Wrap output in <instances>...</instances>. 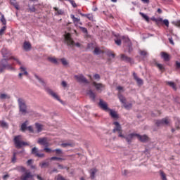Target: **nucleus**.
Wrapping results in <instances>:
<instances>
[{
  "label": "nucleus",
  "instance_id": "obj_1",
  "mask_svg": "<svg viewBox=\"0 0 180 180\" xmlns=\"http://www.w3.org/2000/svg\"><path fill=\"white\" fill-rule=\"evenodd\" d=\"M13 141L16 148H22L23 146H29V143H27V142L22 141V136L20 135L15 136Z\"/></svg>",
  "mask_w": 180,
  "mask_h": 180
},
{
  "label": "nucleus",
  "instance_id": "obj_2",
  "mask_svg": "<svg viewBox=\"0 0 180 180\" xmlns=\"http://www.w3.org/2000/svg\"><path fill=\"white\" fill-rule=\"evenodd\" d=\"M18 106L20 109V112L22 113V115H25L27 113V106L26 105V102L22 98H18Z\"/></svg>",
  "mask_w": 180,
  "mask_h": 180
},
{
  "label": "nucleus",
  "instance_id": "obj_3",
  "mask_svg": "<svg viewBox=\"0 0 180 180\" xmlns=\"http://www.w3.org/2000/svg\"><path fill=\"white\" fill-rule=\"evenodd\" d=\"M65 43H66L67 46L69 47H72L73 46H75V42L71 37V34L67 33L65 35Z\"/></svg>",
  "mask_w": 180,
  "mask_h": 180
},
{
  "label": "nucleus",
  "instance_id": "obj_4",
  "mask_svg": "<svg viewBox=\"0 0 180 180\" xmlns=\"http://www.w3.org/2000/svg\"><path fill=\"white\" fill-rule=\"evenodd\" d=\"M46 92L47 94H49V95H51V96H52L53 99H56V101H58V102H60V103H63V101L61 100V98H60V96H58L56 92L53 91V90L50 89H46Z\"/></svg>",
  "mask_w": 180,
  "mask_h": 180
},
{
  "label": "nucleus",
  "instance_id": "obj_5",
  "mask_svg": "<svg viewBox=\"0 0 180 180\" xmlns=\"http://www.w3.org/2000/svg\"><path fill=\"white\" fill-rule=\"evenodd\" d=\"M98 106L102 110H104V112H109V110H110V108L108 106V103L103 101L102 99L100 100Z\"/></svg>",
  "mask_w": 180,
  "mask_h": 180
},
{
  "label": "nucleus",
  "instance_id": "obj_6",
  "mask_svg": "<svg viewBox=\"0 0 180 180\" xmlns=\"http://www.w3.org/2000/svg\"><path fill=\"white\" fill-rule=\"evenodd\" d=\"M33 176H34V175L32 174V172H25V174L21 175L20 179L21 180L33 179Z\"/></svg>",
  "mask_w": 180,
  "mask_h": 180
},
{
  "label": "nucleus",
  "instance_id": "obj_7",
  "mask_svg": "<svg viewBox=\"0 0 180 180\" xmlns=\"http://www.w3.org/2000/svg\"><path fill=\"white\" fill-rule=\"evenodd\" d=\"M75 78L78 81V82H82V84H88V79L84 77L82 75H75Z\"/></svg>",
  "mask_w": 180,
  "mask_h": 180
},
{
  "label": "nucleus",
  "instance_id": "obj_8",
  "mask_svg": "<svg viewBox=\"0 0 180 180\" xmlns=\"http://www.w3.org/2000/svg\"><path fill=\"white\" fill-rule=\"evenodd\" d=\"M32 154L35 155V157H38L39 158H43V157H44V153H39V150H37V148H36V147H34L32 149Z\"/></svg>",
  "mask_w": 180,
  "mask_h": 180
},
{
  "label": "nucleus",
  "instance_id": "obj_9",
  "mask_svg": "<svg viewBox=\"0 0 180 180\" xmlns=\"http://www.w3.org/2000/svg\"><path fill=\"white\" fill-rule=\"evenodd\" d=\"M134 137H137V134H129L127 136H125L124 139L128 143V144H131V141Z\"/></svg>",
  "mask_w": 180,
  "mask_h": 180
},
{
  "label": "nucleus",
  "instance_id": "obj_10",
  "mask_svg": "<svg viewBox=\"0 0 180 180\" xmlns=\"http://www.w3.org/2000/svg\"><path fill=\"white\" fill-rule=\"evenodd\" d=\"M70 18L75 26H78V24L82 25V22H80L81 20L78 18H76L74 14H71Z\"/></svg>",
  "mask_w": 180,
  "mask_h": 180
},
{
  "label": "nucleus",
  "instance_id": "obj_11",
  "mask_svg": "<svg viewBox=\"0 0 180 180\" xmlns=\"http://www.w3.org/2000/svg\"><path fill=\"white\" fill-rule=\"evenodd\" d=\"M38 144L41 146H45V147L49 146V142H47V138H39L37 141Z\"/></svg>",
  "mask_w": 180,
  "mask_h": 180
},
{
  "label": "nucleus",
  "instance_id": "obj_12",
  "mask_svg": "<svg viewBox=\"0 0 180 180\" xmlns=\"http://www.w3.org/2000/svg\"><path fill=\"white\" fill-rule=\"evenodd\" d=\"M136 137L139 141H141L142 143H146V141H148V136L146 135L141 136L139 134H136Z\"/></svg>",
  "mask_w": 180,
  "mask_h": 180
},
{
  "label": "nucleus",
  "instance_id": "obj_13",
  "mask_svg": "<svg viewBox=\"0 0 180 180\" xmlns=\"http://www.w3.org/2000/svg\"><path fill=\"white\" fill-rule=\"evenodd\" d=\"M160 56L164 61H169L171 60V56L167 53V52H161Z\"/></svg>",
  "mask_w": 180,
  "mask_h": 180
},
{
  "label": "nucleus",
  "instance_id": "obj_14",
  "mask_svg": "<svg viewBox=\"0 0 180 180\" xmlns=\"http://www.w3.org/2000/svg\"><path fill=\"white\" fill-rule=\"evenodd\" d=\"M93 85L95 86L97 91H102V88H105V85L102 83H96V82H93Z\"/></svg>",
  "mask_w": 180,
  "mask_h": 180
},
{
  "label": "nucleus",
  "instance_id": "obj_15",
  "mask_svg": "<svg viewBox=\"0 0 180 180\" xmlns=\"http://www.w3.org/2000/svg\"><path fill=\"white\" fill-rule=\"evenodd\" d=\"M113 124L115 126L112 131L113 133H116V131H122V126H120V124L118 122H115Z\"/></svg>",
  "mask_w": 180,
  "mask_h": 180
},
{
  "label": "nucleus",
  "instance_id": "obj_16",
  "mask_svg": "<svg viewBox=\"0 0 180 180\" xmlns=\"http://www.w3.org/2000/svg\"><path fill=\"white\" fill-rule=\"evenodd\" d=\"M133 77H134V79H135V81H136L138 85H143V79H141V78L137 77V74H136V72L133 73Z\"/></svg>",
  "mask_w": 180,
  "mask_h": 180
},
{
  "label": "nucleus",
  "instance_id": "obj_17",
  "mask_svg": "<svg viewBox=\"0 0 180 180\" xmlns=\"http://www.w3.org/2000/svg\"><path fill=\"white\" fill-rule=\"evenodd\" d=\"M108 112H110V115L111 116V117H112V119L119 118V115H117V112H116V111L112 110V109H110Z\"/></svg>",
  "mask_w": 180,
  "mask_h": 180
},
{
  "label": "nucleus",
  "instance_id": "obj_18",
  "mask_svg": "<svg viewBox=\"0 0 180 180\" xmlns=\"http://www.w3.org/2000/svg\"><path fill=\"white\" fill-rule=\"evenodd\" d=\"M121 59L122 61H125L126 63H131V58L128 57L124 54H121Z\"/></svg>",
  "mask_w": 180,
  "mask_h": 180
},
{
  "label": "nucleus",
  "instance_id": "obj_19",
  "mask_svg": "<svg viewBox=\"0 0 180 180\" xmlns=\"http://www.w3.org/2000/svg\"><path fill=\"white\" fill-rule=\"evenodd\" d=\"M35 129H37V133H41V131H43V124L40 123H35Z\"/></svg>",
  "mask_w": 180,
  "mask_h": 180
},
{
  "label": "nucleus",
  "instance_id": "obj_20",
  "mask_svg": "<svg viewBox=\"0 0 180 180\" xmlns=\"http://www.w3.org/2000/svg\"><path fill=\"white\" fill-rule=\"evenodd\" d=\"M20 70L21 72H24V73H19L18 76L20 78H22V75H27V71H26V68L25 67L21 66L20 68Z\"/></svg>",
  "mask_w": 180,
  "mask_h": 180
},
{
  "label": "nucleus",
  "instance_id": "obj_21",
  "mask_svg": "<svg viewBox=\"0 0 180 180\" xmlns=\"http://www.w3.org/2000/svg\"><path fill=\"white\" fill-rule=\"evenodd\" d=\"M98 172V169L94 168L90 169V177L91 179H95V174Z\"/></svg>",
  "mask_w": 180,
  "mask_h": 180
},
{
  "label": "nucleus",
  "instance_id": "obj_22",
  "mask_svg": "<svg viewBox=\"0 0 180 180\" xmlns=\"http://www.w3.org/2000/svg\"><path fill=\"white\" fill-rule=\"evenodd\" d=\"M55 15H64V10L58 9L57 7H53Z\"/></svg>",
  "mask_w": 180,
  "mask_h": 180
},
{
  "label": "nucleus",
  "instance_id": "obj_23",
  "mask_svg": "<svg viewBox=\"0 0 180 180\" xmlns=\"http://www.w3.org/2000/svg\"><path fill=\"white\" fill-rule=\"evenodd\" d=\"M10 4L13 5L14 8H15L17 11H19V4L16 2V0H10Z\"/></svg>",
  "mask_w": 180,
  "mask_h": 180
},
{
  "label": "nucleus",
  "instance_id": "obj_24",
  "mask_svg": "<svg viewBox=\"0 0 180 180\" xmlns=\"http://www.w3.org/2000/svg\"><path fill=\"white\" fill-rule=\"evenodd\" d=\"M162 120L163 122V126L164 125L168 126V124H169V123H171V120L168 117L163 118Z\"/></svg>",
  "mask_w": 180,
  "mask_h": 180
},
{
  "label": "nucleus",
  "instance_id": "obj_25",
  "mask_svg": "<svg viewBox=\"0 0 180 180\" xmlns=\"http://www.w3.org/2000/svg\"><path fill=\"white\" fill-rule=\"evenodd\" d=\"M150 20L153 22H155V23H157V24L162 22V18H155V17H152L150 18Z\"/></svg>",
  "mask_w": 180,
  "mask_h": 180
},
{
  "label": "nucleus",
  "instance_id": "obj_26",
  "mask_svg": "<svg viewBox=\"0 0 180 180\" xmlns=\"http://www.w3.org/2000/svg\"><path fill=\"white\" fill-rule=\"evenodd\" d=\"M60 146H61V147H63L64 148H65V147H74V143H70V142L63 143H61Z\"/></svg>",
  "mask_w": 180,
  "mask_h": 180
},
{
  "label": "nucleus",
  "instance_id": "obj_27",
  "mask_svg": "<svg viewBox=\"0 0 180 180\" xmlns=\"http://www.w3.org/2000/svg\"><path fill=\"white\" fill-rule=\"evenodd\" d=\"M23 47H24V50H26L27 51L28 50H30L32 45L29 42H25Z\"/></svg>",
  "mask_w": 180,
  "mask_h": 180
},
{
  "label": "nucleus",
  "instance_id": "obj_28",
  "mask_svg": "<svg viewBox=\"0 0 180 180\" xmlns=\"http://www.w3.org/2000/svg\"><path fill=\"white\" fill-rule=\"evenodd\" d=\"M87 94L89 96V98L92 99V101H95L96 96L95 94L92 92V90H89Z\"/></svg>",
  "mask_w": 180,
  "mask_h": 180
},
{
  "label": "nucleus",
  "instance_id": "obj_29",
  "mask_svg": "<svg viewBox=\"0 0 180 180\" xmlns=\"http://www.w3.org/2000/svg\"><path fill=\"white\" fill-rule=\"evenodd\" d=\"M0 20L3 25H6V19H5V15L2 13H0Z\"/></svg>",
  "mask_w": 180,
  "mask_h": 180
},
{
  "label": "nucleus",
  "instance_id": "obj_30",
  "mask_svg": "<svg viewBox=\"0 0 180 180\" xmlns=\"http://www.w3.org/2000/svg\"><path fill=\"white\" fill-rule=\"evenodd\" d=\"M11 98V96L8 95V94H0V99H10Z\"/></svg>",
  "mask_w": 180,
  "mask_h": 180
},
{
  "label": "nucleus",
  "instance_id": "obj_31",
  "mask_svg": "<svg viewBox=\"0 0 180 180\" xmlns=\"http://www.w3.org/2000/svg\"><path fill=\"white\" fill-rule=\"evenodd\" d=\"M167 84L169 85V86L173 88V89H174L175 91H176V86L175 85V83H174V82H167Z\"/></svg>",
  "mask_w": 180,
  "mask_h": 180
},
{
  "label": "nucleus",
  "instance_id": "obj_32",
  "mask_svg": "<svg viewBox=\"0 0 180 180\" xmlns=\"http://www.w3.org/2000/svg\"><path fill=\"white\" fill-rule=\"evenodd\" d=\"M27 122L28 121H25L24 123L22 124L21 125V131H25L26 129H27Z\"/></svg>",
  "mask_w": 180,
  "mask_h": 180
},
{
  "label": "nucleus",
  "instance_id": "obj_33",
  "mask_svg": "<svg viewBox=\"0 0 180 180\" xmlns=\"http://www.w3.org/2000/svg\"><path fill=\"white\" fill-rule=\"evenodd\" d=\"M48 60L53 64H58V60L56 58H49Z\"/></svg>",
  "mask_w": 180,
  "mask_h": 180
},
{
  "label": "nucleus",
  "instance_id": "obj_34",
  "mask_svg": "<svg viewBox=\"0 0 180 180\" xmlns=\"http://www.w3.org/2000/svg\"><path fill=\"white\" fill-rule=\"evenodd\" d=\"M139 15H141V16H142V18L143 19H145V20H146V22H150V18H148L147 16V15H146V14H144L143 13H141V12L139 13Z\"/></svg>",
  "mask_w": 180,
  "mask_h": 180
},
{
  "label": "nucleus",
  "instance_id": "obj_35",
  "mask_svg": "<svg viewBox=\"0 0 180 180\" xmlns=\"http://www.w3.org/2000/svg\"><path fill=\"white\" fill-rule=\"evenodd\" d=\"M155 124L156 126H158V127H160L161 126H164V122L162 120H156Z\"/></svg>",
  "mask_w": 180,
  "mask_h": 180
},
{
  "label": "nucleus",
  "instance_id": "obj_36",
  "mask_svg": "<svg viewBox=\"0 0 180 180\" xmlns=\"http://www.w3.org/2000/svg\"><path fill=\"white\" fill-rule=\"evenodd\" d=\"M51 161H64V159L63 158H58V157H56V156H53L52 158H51Z\"/></svg>",
  "mask_w": 180,
  "mask_h": 180
},
{
  "label": "nucleus",
  "instance_id": "obj_37",
  "mask_svg": "<svg viewBox=\"0 0 180 180\" xmlns=\"http://www.w3.org/2000/svg\"><path fill=\"white\" fill-rule=\"evenodd\" d=\"M0 126L3 129H8V123L5 122V121H0Z\"/></svg>",
  "mask_w": 180,
  "mask_h": 180
},
{
  "label": "nucleus",
  "instance_id": "obj_38",
  "mask_svg": "<svg viewBox=\"0 0 180 180\" xmlns=\"http://www.w3.org/2000/svg\"><path fill=\"white\" fill-rule=\"evenodd\" d=\"M6 65V70H9L10 71H14L15 68H13V66H12V65L7 64V65Z\"/></svg>",
  "mask_w": 180,
  "mask_h": 180
},
{
  "label": "nucleus",
  "instance_id": "obj_39",
  "mask_svg": "<svg viewBox=\"0 0 180 180\" xmlns=\"http://www.w3.org/2000/svg\"><path fill=\"white\" fill-rule=\"evenodd\" d=\"M35 77L39 80L42 86H46V82H44L42 79L39 78L37 75H35Z\"/></svg>",
  "mask_w": 180,
  "mask_h": 180
},
{
  "label": "nucleus",
  "instance_id": "obj_40",
  "mask_svg": "<svg viewBox=\"0 0 180 180\" xmlns=\"http://www.w3.org/2000/svg\"><path fill=\"white\" fill-rule=\"evenodd\" d=\"M52 153H56V155H60L63 154V150L61 149H55L52 150Z\"/></svg>",
  "mask_w": 180,
  "mask_h": 180
},
{
  "label": "nucleus",
  "instance_id": "obj_41",
  "mask_svg": "<svg viewBox=\"0 0 180 180\" xmlns=\"http://www.w3.org/2000/svg\"><path fill=\"white\" fill-rule=\"evenodd\" d=\"M5 70H6V65L0 63V72H4V71H5Z\"/></svg>",
  "mask_w": 180,
  "mask_h": 180
},
{
  "label": "nucleus",
  "instance_id": "obj_42",
  "mask_svg": "<svg viewBox=\"0 0 180 180\" xmlns=\"http://www.w3.org/2000/svg\"><path fill=\"white\" fill-rule=\"evenodd\" d=\"M118 97H119L120 102H122V103H126V98L123 96L120 95V96H118Z\"/></svg>",
  "mask_w": 180,
  "mask_h": 180
},
{
  "label": "nucleus",
  "instance_id": "obj_43",
  "mask_svg": "<svg viewBox=\"0 0 180 180\" xmlns=\"http://www.w3.org/2000/svg\"><path fill=\"white\" fill-rule=\"evenodd\" d=\"M16 152H14L13 153V158L11 159V162H13V164H15V162H16Z\"/></svg>",
  "mask_w": 180,
  "mask_h": 180
},
{
  "label": "nucleus",
  "instance_id": "obj_44",
  "mask_svg": "<svg viewBox=\"0 0 180 180\" xmlns=\"http://www.w3.org/2000/svg\"><path fill=\"white\" fill-rule=\"evenodd\" d=\"M60 61H61L63 65H68V62L67 61L66 58H63L60 59Z\"/></svg>",
  "mask_w": 180,
  "mask_h": 180
},
{
  "label": "nucleus",
  "instance_id": "obj_45",
  "mask_svg": "<svg viewBox=\"0 0 180 180\" xmlns=\"http://www.w3.org/2000/svg\"><path fill=\"white\" fill-rule=\"evenodd\" d=\"M122 175H124V176H127V175H129V174H130V172L127 169H124L122 171Z\"/></svg>",
  "mask_w": 180,
  "mask_h": 180
},
{
  "label": "nucleus",
  "instance_id": "obj_46",
  "mask_svg": "<svg viewBox=\"0 0 180 180\" xmlns=\"http://www.w3.org/2000/svg\"><path fill=\"white\" fill-rule=\"evenodd\" d=\"M8 60H15V61L18 63V65H22V63L18 58H15L14 57H11Z\"/></svg>",
  "mask_w": 180,
  "mask_h": 180
},
{
  "label": "nucleus",
  "instance_id": "obj_47",
  "mask_svg": "<svg viewBox=\"0 0 180 180\" xmlns=\"http://www.w3.org/2000/svg\"><path fill=\"white\" fill-rule=\"evenodd\" d=\"M70 4H71L72 6L74 8H77V3H75V1L74 0H68Z\"/></svg>",
  "mask_w": 180,
  "mask_h": 180
},
{
  "label": "nucleus",
  "instance_id": "obj_48",
  "mask_svg": "<svg viewBox=\"0 0 180 180\" xmlns=\"http://www.w3.org/2000/svg\"><path fill=\"white\" fill-rule=\"evenodd\" d=\"M6 30V26H4L0 30V36H2L4 34V32Z\"/></svg>",
  "mask_w": 180,
  "mask_h": 180
},
{
  "label": "nucleus",
  "instance_id": "obj_49",
  "mask_svg": "<svg viewBox=\"0 0 180 180\" xmlns=\"http://www.w3.org/2000/svg\"><path fill=\"white\" fill-rule=\"evenodd\" d=\"M124 107L125 109H131V103H124Z\"/></svg>",
  "mask_w": 180,
  "mask_h": 180
},
{
  "label": "nucleus",
  "instance_id": "obj_50",
  "mask_svg": "<svg viewBox=\"0 0 180 180\" xmlns=\"http://www.w3.org/2000/svg\"><path fill=\"white\" fill-rule=\"evenodd\" d=\"M86 18H87L89 20H94V15H92V14H86Z\"/></svg>",
  "mask_w": 180,
  "mask_h": 180
},
{
  "label": "nucleus",
  "instance_id": "obj_51",
  "mask_svg": "<svg viewBox=\"0 0 180 180\" xmlns=\"http://www.w3.org/2000/svg\"><path fill=\"white\" fill-rule=\"evenodd\" d=\"M101 49H99V48H95V49H94V54H101Z\"/></svg>",
  "mask_w": 180,
  "mask_h": 180
},
{
  "label": "nucleus",
  "instance_id": "obj_52",
  "mask_svg": "<svg viewBox=\"0 0 180 180\" xmlns=\"http://www.w3.org/2000/svg\"><path fill=\"white\" fill-rule=\"evenodd\" d=\"M115 43L117 46H120L122 44V40H120L119 39H115Z\"/></svg>",
  "mask_w": 180,
  "mask_h": 180
},
{
  "label": "nucleus",
  "instance_id": "obj_53",
  "mask_svg": "<svg viewBox=\"0 0 180 180\" xmlns=\"http://www.w3.org/2000/svg\"><path fill=\"white\" fill-rule=\"evenodd\" d=\"M44 167H49V162H44L41 164V167L44 168Z\"/></svg>",
  "mask_w": 180,
  "mask_h": 180
},
{
  "label": "nucleus",
  "instance_id": "obj_54",
  "mask_svg": "<svg viewBox=\"0 0 180 180\" xmlns=\"http://www.w3.org/2000/svg\"><path fill=\"white\" fill-rule=\"evenodd\" d=\"M162 22V23H164V25H165V26H167V27L169 26V21H168V20H164Z\"/></svg>",
  "mask_w": 180,
  "mask_h": 180
},
{
  "label": "nucleus",
  "instance_id": "obj_55",
  "mask_svg": "<svg viewBox=\"0 0 180 180\" xmlns=\"http://www.w3.org/2000/svg\"><path fill=\"white\" fill-rule=\"evenodd\" d=\"M161 177L162 180H167V176L165 175V173L161 172L160 173Z\"/></svg>",
  "mask_w": 180,
  "mask_h": 180
},
{
  "label": "nucleus",
  "instance_id": "obj_56",
  "mask_svg": "<svg viewBox=\"0 0 180 180\" xmlns=\"http://www.w3.org/2000/svg\"><path fill=\"white\" fill-rule=\"evenodd\" d=\"M79 29H81V30H82V32H83V33H88V30H86V27H79Z\"/></svg>",
  "mask_w": 180,
  "mask_h": 180
},
{
  "label": "nucleus",
  "instance_id": "obj_57",
  "mask_svg": "<svg viewBox=\"0 0 180 180\" xmlns=\"http://www.w3.org/2000/svg\"><path fill=\"white\" fill-rule=\"evenodd\" d=\"M27 129L29 130V131H30V133H34L32 126H29Z\"/></svg>",
  "mask_w": 180,
  "mask_h": 180
},
{
  "label": "nucleus",
  "instance_id": "obj_58",
  "mask_svg": "<svg viewBox=\"0 0 180 180\" xmlns=\"http://www.w3.org/2000/svg\"><path fill=\"white\" fill-rule=\"evenodd\" d=\"M157 67L158 68H159V70H164V65H162V64L158 63Z\"/></svg>",
  "mask_w": 180,
  "mask_h": 180
},
{
  "label": "nucleus",
  "instance_id": "obj_59",
  "mask_svg": "<svg viewBox=\"0 0 180 180\" xmlns=\"http://www.w3.org/2000/svg\"><path fill=\"white\" fill-rule=\"evenodd\" d=\"M118 137H121L122 139H124V135L122 133V131H118Z\"/></svg>",
  "mask_w": 180,
  "mask_h": 180
},
{
  "label": "nucleus",
  "instance_id": "obj_60",
  "mask_svg": "<svg viewBox=\"0 0 180 180\" xmlns=\"http://www.w3.org/2000/svg\"><path fill=\"white\" fill-rule=\"evenodd\" d=\"M140 54H141V56H143L144 57V56H147V51H140Z\"/></svg>",
  "mask_w": 180,
  "mask_h": 180
},
{
  "label": "nucleus",
  "instance_id": "obj_61",
  "mask_svg": "<svg viewBox=\"0 0 180 180\" xmlns=\"http://www.w3.org/2000/svg\"><path fill=\"white\" fill-rule=\"evenodd\" d=\"M94 79H101V76L99 75V74H95L94 75Z\"/></svg>",
  "mask_w": 180,
  "mask_h": 180
},
{
  "label": "nucleus",
  "instance_id": "obj_62",
  "mask_svg": "<svg viewBox=\"0 0 180 180\" xmlns=\"http://www.w3.org/2000/svg\"><path fill=\"white\" fill-rule=\"evenodd\" d=\"M61 85H62V86L63 87V88H67V82H65V81H63L62 82H61Z\"/></svg>",
  "mask_w": 180,
  "mask_h": 180
},
{
  "label": "nucleus",
  "instance_id": "obj_63",
  "mask_svg": "<svg viewBox=\"0 0 180 180\" xmlns=\"http://www.w3.org/2000/svg\"><path fill=\"white\" fill-rule=\"evenodd\" d=\"M44 150L46 153H53V150L49 148H45Z\"/></svg>",
  "mask_w": 180,
  "mask_h": 180
},
{
  "label": "nucleus",
  "instance_id": "obj_64",
  "mask_svg": "<svg viewBox=\"0 0 180 180\" xmlns=\"http://www.w3.org/2000/svg\"><path fill=\"white\" fill-rule=\"evenodd\" d=\"M176 68L177 70L180 68V62L176 61Z\"/></svg>",
  "mask_w": 180,
  "mask_h": 180
}]
</instances>
